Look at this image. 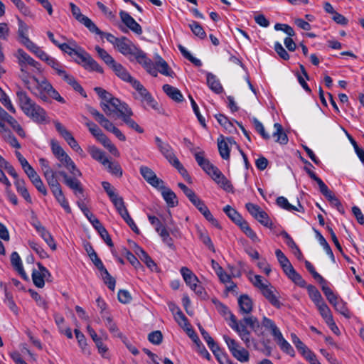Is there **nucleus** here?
Listing matches in <instances>:
<instances>
[{"label":"nucleus","instance_id":"1","mask_svg":"<svg viewBox=\"0 0 364 364\" xmlns=\"http://www.w3.org/2000/svg\"><path fill=\"white\" fill-rule=\"evenodd\" d=\"M115 48L121 54L127 57L130 61L136 60L153 77H157L158 73L171 77L175 75L168 64L161 56L157 55L155 63H154L147 57L146 53L125 36L119 38Z\"/></svg>","mask_w":364,"mask_h":364},{"label":"nucleus","instance_id":"2","mask_svg":"<svg viewBox=\"0 0 364 364\" xmlns=\"http://www.w3.org/2000/svg\"><path fill=\"white\" fill-rule=\"evenodd\" d=\"M16 95V102L26 116L39 124L47 122L46 110L33 101L26 91L19 88Z\"/></svg>","mask_w":364,"mask_h":364},{"label":"nucleus","instance_id":"3","mask_svg":"<svg viewBox=\"0 0 364 364\" xmlns=\"http://www.w3.org/2000/svg\"><path fill=\"white\" fill-rule=\"evenodd\" d=\"M50 148L53 154L60 162L56 165L58 168L65 167L71 175L74 176H81V171L77 168L73 159L64 151L59 143L55 140H51Z\"/></svg>","mask_w":364,"mask_h":364},{"label":"nucleus","instance_id":"4","mask_svg":"<svg viewBox=\"0 0 364 364\" xmlns=\"http://www.w3.org/2000/svg\"><path fill=\"white\" fill-rule=\"evenodd\" d=\"M32 79L36 83V90L33 91V94L43 101L47 102L49 98H52L63 104L65 102L64 98L46 79L39 80L36 77H32Z\"/></svg>","mask_w":364,"mask_h":364},{"label":"nucleus","instance_id":"5","mask_svg":"<svg viewBox=\"0 0 364 364\" xmlns=\"http://www.w3.org/2000/svg\"><path fill=\"white\" fill-rule=\"evenodd\" d=\"M72 58L76 63L82 65L86 70L96 71L100 73L104 72L103 68L98 63L81 47H77L76 52Z\"/></svg>","mask_w":364,"mask_h":364},{"label":"nucleus","instance_id":"6","mask_svg":"<svg viewBox=\"0 0 364 364\" xmlns=\"http://www.w3.org/2000/svg\"><path fill=\"white\" fill-rule=\"evenodd\" d=\"M322 291L329 303L333 306L335 310L347 318H350V313L347 307V304L338 295L334 294L328 285L321 287Z\"/></svg>","mask_w":364,"mask_h":364},{"label":"nucleus","instance_id":"7","mask_svg":"<svg viewBox=\"0 0 364 364\" xmlns=\"http://www.w3.org/2000/svg\"><path fill=\"white\" fill-rule=\"evenodd\" d=\"M228 325L237 333L245 346L250 347L251 344V333L247 329L244 318L238 321L232 313H230V321L228 322Z\"/></svg>","mask_w":364,"mask_h":364},{"label":"nucleus","instance_id":"8","mask_svg":"<svg viewBox=\"0 0 364 364\" xmlns=\"http://www.w3.org/2000/svg\"><path fill=\"white\" fill-rule=\"evenodd\" d=\"M223 339L228 346L230 352L232 356L241 363L249 361L250 354L248 350L240 346L239 342L227 335L223 336Z\"/></svg>","mask_w":364,"mask_h":364},{"label":"nucleus","instance_id":"9","mask_svg":"<svg viewBox=\"0 0 364 364\" xmlns=\"http://www.w3.org/2000/svg\"><path fill=\"white\" fill-rule=\"evenodd\" d=\"M100 103V107L107 116H111L113 113H117L126 103L122 102L119 99L112 97V95L107 92V95H104Z\"/></svg>","mask_w":364,"mask_h":364},{"label":"nucleus","instance_id":"10","mask_svg":"<svg viewBox=\"0 0 364 364\" xmlns=\"http://www.w3.org/2000/svg\"><path fill=\"white\" fill-rule=\"evenodd\" d=\"M37 266L38 269L33 270L32 280L36 287L43 288L45 286V281H49L51 274L42 264L38 263Z\"/></svg>","mask_w":364,"mask_h":364},{"label":"nucleus","instance_id":"11","mask_svg":"<svg viewBox=\"0 0 364 364\" xmlns=\"http://www.w3.org/2000/svg\"><path fill=\"white\" fill-rule=\"evenodd\" d=\"M118 117H121L123 122L131 129L135 130L138 133H143L144 129L141 128L138 124L133 120L131 117L133 115V112L128 107L126 104L116 113Z\"/></svg>","mask_w":364,"mask_h":364},{"label":"nucleus","instance_id":"12","mask_svg":"<svg viewBox=\"0 0 364 364\" xmlns=\"http://www.w3.org/2000/svg\"><path fill=\"white\" fill-rule=\"evenodd\" d=\"M139 171L143 178L151 186L156 188L158 187H162L164 181L159 178L156 173L150 168L145 166H141L139 168Z\"/></svg>","mask_w":364,"mask_h":364},{"label":"nucleus","instance_id":"13","mask_svg":"<svg viewBox=\"0 0 364 364\" xmlns=\"http://www.w3.org/2000/svg\"><path fill=\"white\" fill-rule=\"evenodd\" d=\"M132 85L139 92L143 101L153 109L157 108V102L139 80L134 81Z\"/></svg>","mask_w":364,"mask_h":364},{"label":"nucleus","instance_id":"14","mask_svg":"<svg viewBox=\"0 0 364 364\" xmlns=\"http://www.w3.org/2000/svg\"><path fill=\"white\" fill-rule=\"evenodd\" d=\"M32 225L36 229V232L41 235V237L43 239V240L48 244V245L52 249H56V245L54 241V239L51 234L46 230V228L42 225L40 221L37 219L34 220L32 223Z\"/></svg>","mask_w":364,"mask_h":364},{"label":"nucleus","instance_id":"15","mask_svg":"<svg viewBox=\"0 0 364 364\" xmlns=\"http://www.w3.org/2000/svg\"><path fill=\"white\" fill-rule=\"evenodd\" d=\"M57 75L69 85H70L73 90H75L76 92H78L82 95L86 97L82 87L77 82L73 75L66 71L65 67H64Z\"/></svg>","mask_w":364,"mask_h":364},{"label":"nucleus","instance_id":"16","mask_svg":"<svg viewBox=\"0 0 364 364\" xmlns=\"http://www.w3.org/2000/svg\"><path fill=\"white\" fill-rule=\"evenodd\" d=\"M89 112L94 117L95 119L107 132H111L115 127L114 124L109 120L104 114L100 113L96 109L89 107Z\"/></svg>","mask_w":364,"mask_h":364},{"label":"nucleus","instance_id":"17","mask_svg":"<svg viewBox=\"0 0 364 364\" xmlns=\"http://www.w3.org/2000/svg\"><path fill=\"white\" fill-rule=\"evenodd\" d=\"M119 16L122 21L134 33H142L141 26L126 11H121Z\"/></svg>","mask_w":364,"mask_h":364},{"label":"nucleus","instance_id":"18","mask_svg":"<svg viewBox=\"0 0 364 364\" xmlns=\"http://www.w3.org/2000/svg\"><path fill=\"white\" fill-rule=\"evenodd\" d=\"M14 56L17 59L18 64L30 65V67L33 69L40 70V64L22 49H18Z\"/></svg>","mask_w":364,"mask_h":364},{"label":"nucleus","instance_id":"19","mask_svg":"<svg viewBox=\"0 0 364 364\" xmlns=\"http://www.w3.org/2000/svg\"><path fill=\"white\" fill-rule=\"evenodd\" d=\"M193 205L198 210V211L204 216V218L209 221L213 225L220 228L218 220L213 217L208 208L205 203L200 198Z\"/></svg>","mask_w":364,"mask_h":364},{"label":"nucleus","instance_id":"20","mask_svg":"<svg viewBox=\"0 0 364 364\" xmlns=\"http://www.w3.org/2000/svg\"><path fill=\"white\" fill-rule=\"evenodd\" d=\"M240 313L243 315L250 314L253 310V301L247 294H242L237 299Z\"/></svg>","mask_w":364,"mask_h":364},{"label":"nucleus","instance_id":"21","mask_svg":"<svg viewBox=\"0 0 364 364\" xmlns=\"http://www.w3.org/2000/svg\"><path fill=\"white\" fill-rule=\"evenodd\" d=\"M111 69L118 77L124 82L132 85L133 82L136 80V79L130 75L128 70L119 63H116Z\"/></svg>","mask_w":364,"mask_h":364},{"label":"nucleus","instance_id":"22","mask_svg":"<svg viewBox=\"0 0 364 364\" xmlns=\"http://www.w3.org/2000/svg\"><path fill=\"white\" fill-rule=\"evenodd\" d=\"M157 188L161 191L163 198L169 207L173 208L178 205V202L176 195L168 187H166L164 183L162 187H158Z\"/></svg>","mask_w":364,"mask_h":364},{"label":"nucleus","instance_id":"23","mask_svg":"<svg viewBox=\"0 0 364 364\" xmlns=\"http://www.w3.org/2000/svg\"><path fill=\"white\" fill-rule=\"evenodd\" d=\"M260 328H264L266 331H269L274 339L282 333L274 321L267 316L262 317Z\"/></svg>","mask_w":364,"mask_h":364},{"label":"nucleus","instance_id":"24","mask_svg":"<svg viewBox=\"0 0 364 364\" xmlns=\"http://www.w3.org/2000/svg\"><path fill=\"white\" fill-rule=\"evenodd\" d=\"M291 341L296 349L308 360L312 359V353L294 333L291 334Z\"/></svg>","mask_w":364,"mask_h":364},{"label":"nucleus","instance_id":"25","mask_svg":"<svg viewBox=\"0 0 364 364\" xmlns=\"http://www.w3.org/2000/svg\"><path fill=\"white\" fill-rule=\"evenodd\" d=\"M11 263L14 269L18 272L19 275L24 279L28 280V277L23 267L21 259L16 252H14L11 255Z\"/></svg>","mask_w":364,"mask_h":364},{"label":"nucleus","instance_id":"26","mask_svg":"<svg viewBox=\"0 0 364 364\" xmlns=\"http://www.w3.org/2000/svg\"><path fill=\"white\" fill-rule=\"evenodd\" d=\"M277 344L279 346V348L287 355L291 357H294L295 355V352L292 346L290 343L284 338L282 333H281L278 336H277L274 339Z\"/></svg>","mask_w":364,"mask_h":364},{"label":"nucleus","instance_id":"27","mask_svg":"<svg viewBox=\"0 0 364 364\" xmlns=\"http://www.w3.org/2000/svg\"><path fill=\"white\" fill-rule=\"evenodd\" d=\"M163 90L169 97L177 102H181L183 100L181 91L175 87L166 84L163 86Z\"/></svg>","mask_w":364,"mask_h":364},{"label":"nucleus","instance_id":"28","mask_svg":"<svg viewBox=\"0 0 364 364\" xmlns=\"http://www.w3.org/2000/svg\"><path fill=\"white\" fill-rule=\"evenodd\" d=\"M206 78L207 84L211 90L217 94H220L223 91V86L215 75L208 73Z\"/></svg>","mask_w":364,"mask_h":364},{"label":"nucleus","instance_id":"29","mask_svg":"<svg viewBox=\"0 0 364 364\" xmlns=\"http://www.w3.org/2000/svg\"><path fill=\"white\" fill-rule=\"evenodd\" d=\"M282 269L287 276L294 283L299 285H303L304 283V279H302L301 276L295 271L291 264H288L285 267L282 268Z\"/></svg>","mask_w":364,"mask_h":364},{"label":"nucleus","instance_id":"30","mask_svg":"<svg viewBox=\"0 0 364 364\" xmlns=\"http://www.w3.org/2000/svg\"><path fill=\"white\" fill-rule=\"evenodd\" d=\"M57 174L58 173L54 171L43 176L52 193L62 189L57 179Z\"/></svg>","mask_w":364,"mask_h":364},{"label":"nucleus","instance_id":"31","mask_svg":"<svg viewBox=\"0 0 364 364\" xmlns=\"http://www.w3.org/2000/svg\"><path fill=\"white\" fill-rule=\"evenodd\" d=\"M87 151L93 159L102 164H105V162L107 163V157L105 156V152L95 146H90Z\"/></svg>","mask_w":364,"mask_h":364},{"label":"nucleus","instance_id":"32","mask_svg":"<svg viewBox=\"0 0 364 364\" xmlns=\"http://www.w3.org/2000/svg\"><path fill=\"white\" fill-rule=\"evenodd\" d=\"M308 174L310 176L311 179L315 181L320 189L321 193L327 198L328 196H330L333 192L329 190L328 186L323 183V181L318 178L314 172L312 171H308Z\"/></svg>","mask_w":364,"mask_h":364},{"label":"nucleus","instance_id":"33","mask_svg":"<svg viewBox=\"0 0 364 364\" xmlns=\"http://www.w3.org/2000/svg\"><path fill=\"white\" fill-rule=\"evenodd\" d=\"M237 225L240 228L242 232L253 242H259V239L258 238L256 232L250 227L248 223L242 219Z\"/></svg>","mask_w":364,"mask_h":364},{"label":"nucleus","instance_id":"34","mask_svg":"<svg viewBox=\"0 0 364 364\" xmlns=\"http://www.w3.org/2000/svg\"><path fill=\"white\" fill-rule=\"evenodd\" d=\"M28 33V26L21 19L18 18V38L21 44L29 40Z\"/></svg>","mask_w":364,"mask_h":364},{"label":"nucleus","instance_id":"35","mask_svg":"<svg viewBox=\"0 0 364 364\" xmlns=\"http://www.w3.org/2000/svg\"><path fill=\"white\" fill-rule=\"evenodd\" d=\"M14 185L16 188V190L19 194L28 203H31L32 200L30 196V194L26 187L25 181L23 179H17L14 181Z\"/></svg>","mask_w":364,"mask_h":364},{"label":"nucleus","instance_id":"36","mask_svg":"<svg viewBox=\"0 0 364 364\" xmlns=\"http://www.w3.org/2000/svg\"><path fill=\"white\" fill-rule=\"evenodd\" d=\"M218 146L220 156L225 160L229 159L230 148L228 143L225 141L223 136H220V137L218 139Z\"/></svg>","mask_w":364,"mask_h":364},{"label":"nucleus","instance_id":"37","mask_svg":"<svg viewBox=\"0 0 364 364\" xmlns=\"http://www.w3.org/2000/svg\"><path fill=\"white\" fill-rule=\"evenodd\" d=\"M95 50L98 56L110 68L117 63L114 59L103 48L100 46H95Z\"/></svg>","mask_w":364,"mask_h":364},{"label":"nucleus","instance_id":"38","mask_svg":"<svg viewBox=\"0 0 364 364\" xmlns=\"http://www.w3.org/2000/svg\"><path fill=\"white\" fill-rule=\"evenodd\" d=\"M77 176H72L65 183L66 186H68L70 189L74 191V193L77 196V194H83V188L82 187L80 181L76 178Z\"/></svg>","mask_w":364,"mask_h":364},{"label":"nucleus","instance_id":"39","mask_svg":"<svg viewBox=\"0 0 364 364\" xmlns=\"http://www.w3.org/2000/svg\"><path fill=\"white\" fill-rule=\"evenodd\" d=\"M55 200L58 202L60 206L65 210V211L68 213H71V208L69 205V203L68 200L65 198L62 189H60L57 191L52 193Z\"/></svg>","mask_w":364,"mask_h":364},{"label":"nucleus","instance_id":"40","mask_svg":"<svg viewBox=\"0 0 364 364\" xmlns=\"http://www.w3.org/2000/svg\"><path fill=\"white\" fill-rule=\"evenodd\" d=\"M55 127L62 137L66 141L68 144L75 139L72 134L67 130V129L58 121L54 122Z\"/></svg>","mask_w":364,"mask_h":364},{"label":"nucleus","instance_id":"41","mask_svg":"<svg viewBox=\"0 0 364 364\" xmlns=\"http://www.w3.org/2000/svg\"><path fill=\"white\" fill-rule=\"evenodd\" d=\"M243 318L245 323L249 326L255 333L259 336L263 334L262 332H259L261 323H259L257 317L253 316H245Z\"/></svg>","mask_w":364,"mask_h":364},{"label":"nucleus","instance_id":"42","mask_svg":"<svg viewBox=\"0 0 364 364\" xmlns=\"http://www.w3.org/2000/svg\"><path fill=\"white\" fill-rule=\"evenodd\" d=\"M274 127L275 132L273 133V136L277 137L276 141L281 144H286L288 142V138L287 134L283 132L282 126L279 123H275Z\"/></svg>","mask_w":364,"mask_h":364},{"label":"nucleus","instance_id":"43","mask_svg":"<svg viewBox=\"0 0 364 364\" xmlns=\"http://www.w3.org/2000/svg\"><path fill=\"white\" fill-rule=\"evenodd\" d=\"M106 321V326L108 328L109 332L115 337H118L119 338H122L123 335L119 331L118 327L116 323L112 321V318L110 316H102Z\"/></svg>","mask_w":364,"mask_h":364},{"label":"nucleus","instance_id":"44","mask_svg":"<svg viewBox=\"0 0 364 364\" xmlns=\"http://www.w3.org/2000/svg\"><path fill=\"white\" fill-rule=\"evenodd\" d=\"M0 102L4 105V107L11 113L16 114V109L14 107L11 100L9 97L6 94V92L0 87Z\"/></svg>","mask_w":364,"mask_h":364},{"label":"nucleus","instance_id":"45","mask_svg":"<svg viewBox=\"0 0 364 364\" xmlns=\"http://www.w3.org/2000/svg\"><path fill=\"white\" fill-rule=\"evenodd\" d=\"M159 150L171 165L174 164L175 160H178L175 156L172 147L168 143L161 146Z\"/></svg>","mask_w":364,"mask_h":364},{"label":"nucleus","instance_id":"46","mask_svg":"<svg viewBox=\"0 0 364 364\" xmlns=\"http://www.w3.org/2000/svg\"><path fill=\"white\" fill-rule=\"evenodd\" d=\"M223 211L237 225L243 219L241 215L229 205L223 208Z\"/></svg>","mask_w":364,"mask_h":364},{"label":"nucleus","instance_id":"47","mask_svg":"<svg viewBox=\"0 0 364 364\" xmlns=\"http://www.w3.org/2000/svg\"><path fill=\"white\" fill-rule=\"evenodd\" d=\"M215 117L216 118L218 123L229 132H232L233 131L235 130L232 123L228 119V118L226 116L222 114H218L215 115Z\"/></svg>","mask_w":364,"mask_h":364},{"label":"nucleus","instance_id":"48","mask_svg":"<svg viewBox=\"0 0 364 364\" xmlns=\"http://www.w3.org/2000/svg\"><path fill=\"white\" fill-rule=\"evenodd\" d=\"M199 329L200 333L203 338V339L206 341L210 349L215 353L216 350H219L218 346L215 343L213 338L209 335V333L201 326H199Z\"/></svg>","mask_w":364,"mask_h":364},{"label":"nucleus","instance_id":"49","mask_svg":"<svg viewBox=\"0 0 364 364\" xmlns=\"http://www.w3.org/2000/svg\"><path fill=\"white\" fill-rule=\"evenodd\" d=\"M107 171L111 173L112 174L116 176H122V170L119 165V164L115 162H112L107 159V163H105L102 164Z\"/></svg>","mask_w":364,"mask_h":364},{"label":"nucleus","instance_id":"50","mask_svg":"<svg viewBox=\"0 0 364 364\" xmlns=\"http://www.w3.org/2000/svg\"><path fill=\"white\" fill-rule=\"evenodd\" d=\"M316 235L320 245L323 247L326 253L330 257L331 261L335 262V257L328 243L319 232H316Z\"/></svg>","mask_w":364,"mask_h":364},{"label":"nucleus","instance_id":"51","mask_svg":"<svg viewBox=\"0 0 364 364\" xmlns=\"http://www.w3.org/2000/svg\"><path fill=\"white\" fill-rule=\"evenodd\" d=\"M316 307L318 308V310L319 311V313L322 318L324 319L325 322H331V320L333 318L331 311L327 304L324 302Z\"/></svg>","mask_w":364,"mask_h":364},{"label":"nucleus","instance_id":"52","mask_svg":"<svg viewBox=\"0 0 364 364\" xmlns=\"http://www.w3.org/2000/svg\"><path fill=\"white\" fill-rule=\"evenodd\" d=\"M189 28H191V31L194 33V35L198 36L200 39H203L205 38L206 33L203 28L197 21H193L189 24Z\"/></svg>","mask_w":364,"mask_h":364},{"label":"nucleus","instance_id":"53","mask_svg":"<svg viewBox=\"0 0 364 364\" xmlns=\"http://www.w3.org/2000/svg\"><path fill=\"white\" fill-rule=\"evenodd\" d=\"M309 296L316 306L324 303L321 293L315 287H311L309 289Z\"/></svg>","mask_w":364,"mask_h":364},{"label":"nucleus","instance_id":"54","mask_svg":"<svg viewBox=\"0 0 364 364\" xmlns=\"http://www.w3.org/2000/svg\"><path fill=\"white\" fill-rule=\"evenodd\" d=\"M100 276L103 279L105 284L107 286V287L114 291L115 289L116 281L114 278H113L110 274L108 272L107 269L103 271L100 273Z\"/></svg>","mask_w":364,"mask_h":364},{"label":"nucleus","instance_id":"55","mask_svg":"<svg viewBox=\"0 0 364 364\" xmlns=\"http://www.w3.org/2000/svg\"><path fill=\"white\" fill-rule=\"evenodd\" d=\"M215 183L220 186L223 190L227 192H232L233 186L231 184L230 181L225 177V176L222 173L220 178H218Z\"/></svg>","mask_w":364,"mask_h":364},{"label":"nucleus","instance_id":"56","mask_svg":"<svg viewBox=\"0 0 364 364\" xmlns=\"http://www.w3.org/2000/svg\"><path fill=\"white\" fill-rule=\"evenodd\" d=\"M80 23L87 28L90 32L95 33L97 35H102L103 32L101 31L94 22H92V21L88 17L85 16L82 18Z\"/></svg>","mask_w":364,"mask_h":364},{"label":"nucleus","instance_id":"57","mask_svg":"<svg viewBox=\"0 0 364 364\" xmlns=\"http://www.w3.org/2000/svg\"><path fill=\"white\" fill-rule=\"evenodd\" d=\"M77 205L92 225L99 220L90 211L83 201H77Z\"/></svg>","mask_w":364,"mask_h":364},{"label":"nucleus","instance_id":"58","mask_svg":"<svg viewBox=\"0 0 364 364\" xmlns=\"http://www.w3.org/2000/svg\"><path fill=\"white\" fill-rule=\"evenodd\" d=\"M14 120L15 118L10 115L5 109L3 108L0 109V127L1 129H4L5 122L11 124Z\"/></svg>","mask_w":364,"mask_h":364},{"label":"nucleus","instance_id":"59","mask_svg":"<svg viewBox=\"0 0 364 364\" xmlns=\"http://www.w3.org/2000/svg\"><path fill=\"white\" fill-rule=\"evenodd\" d=\"M252 122L255 126V130L262 136L264 139H269L270 136L265 132L264 127L262 122H260L257 118L253 117Z\"/></svg>","mask_w":364,"mask_h":364},{"label":"nucleus","instance_id":"60","mask_svg":"<svg viewBox=\"0 0 364 364\" xmlns=\"http://www.w3.org/2000/svg\"><path fill=\"white\" fill-rule=\"evenodd\" d=\"M245 207L250 214L256 220L258 216L262 213L263 210L257 204L247 203Z\"/></svg>","mask_w":364,"mask_h":364},{"label":"nucleus","instance_id":"61","mask_svg":"<svg viewBox=\"0 0 364 364\" xmlns=\"http://www.w3.org/2000/svg\"><path fill=\"white\" fill-rule=\"evenodd\" d=\"M245 207L250 214L256 220L258 216L262 213L263 210L257 204L247 203Z\"/></svg>","mask_w":364,"mask_h":364},{"label":"nucleus","instance_id":"62","mask_svg":"<svg viewBox=\"0 0 364 364\" xmlns=\"http://www.w3.org/2000/svg\"><path fill=\"white\" fill-rule=\"evenodd\" d=\"M199 238L202 241V242L212 252H215L214 245L209 237V235L201 230L198 232Z\"/></svg>","mask_w":364,"mask_h":364},{"label":"nucleus","instance_id":"63","mask_svg":"<svg viewBox=\"0 0 364 364\" xmlns=\"http://www.w3.org/2000/svg\"><path fill=\"white\" fill-rule=\"evenodd\" d=\"M174 168H176L178 173L183 176V178L188 181V183H191V178L188 173L187 170L184 168V166L181 164L179 160H175L174 164L172 165Z\"/></svg>","mask_w":364,"mask_h":364},{"label":"nucleus","instance_id":"64","mask_svg":"<svg viewBox=\"0 0 364 364\" xmlns=\"http://www.w3.org/2000/svg\"><path fill=\"white\" fill-rule=\"evenodd\" d=\"M46 63L53 69L56 75L65 67L58 60L50 56L46 59Z\"/></svg>","mask_w":364,"mask_h":364}]
</instances>
